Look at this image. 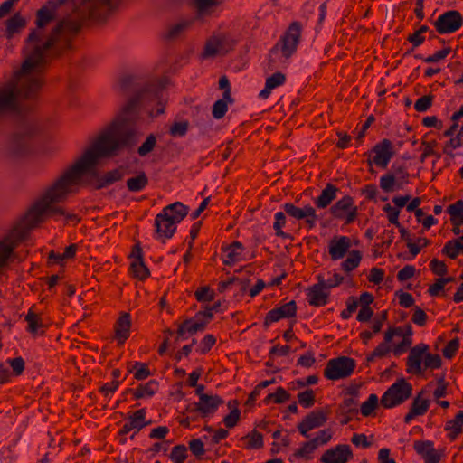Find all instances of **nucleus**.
Returning <instances> with one entry per match:
<instances>
[{
    "instance_id": "nucleus-34",
    "label": "nucleus",
    "mask_w": 463,
    "mask_h": 463,
    "mask_svg": "<svg viewBox=\"0 0 463 463\" xmlns=\"http://www.w3.org/2000/svg\"><path fill=\"white\" fill-rule=\"evenodd\" d=\"M18 233H12L7 239H3L0 241V268L5 266L8 262L12 255V245L6 244V241L9 240H13L14 238H20L21 235H17Z\"/></svg>"
},
{
    "instance_id": "nucleus-58",
    "label": "nucleus",
    "mask_w": 463,
    "mask_h": 463,
    "mask_svg": "<svg viewBox=\"0 0 463 463\" xmlns=\"http://www.w3.org/2000/svg\"><path fill=\"white\" fill-rule=\"evenodd\" d=\"M286 80V77L281 72H275L270 77L266 80V84H268V89H275L278 86L282 85Z\"/></svg>"
},
{
    "instance_id": "nucleus-40",
    "label": "nucleus",
    "mask_w": 463,
    "mask_h": 463,
    "mask_svg": "<svg viewBox=\"0 0 463 463\" xmlns=\"http://www.w3.org/2000/svg\"><path fill=\"white\" fill-rule=\"evenodd\" d=\"M362 260V254L359 250H352L349 252L348 257L342 262V269L349 272L358 267Z\"/></svg>"
},
{
    "instance_id": "nucleus-22",
    "label": "nucleus",
    "mask_w": 463,
    "mask_h": 463,
    "mask_svg": "<svg viewBox=\"0 0 463 463\" xmlns=\"http://www.w3.org/2000/svg\"><path fill=\"white\" fill-rule=\"evenodd\" d=\"M351 239L346 236L333 238L328 245V253L333 260L343 259L351 248Z\"/></svg>"
},
{
    "instance_id": "nucleus-4",
    "label": "nucleus",
    "mask_w": 463,
    "mask_h": 463,
    "mask_svg": "<svg viewBox=\"0 0 463 463\" xmlns=\"http://www.w3.org/2000/svg\"><path fill=\"white\" fill-rule=\"evenodd\" d=\"M41 61L40 46L34 45L33 53L24 59L14 78L0 87V117L23 115L24 108L17 97L31 98L40 89Z\"/></svg>"
},
{
    "instance_id": "nucleus-39",
    "label": "nucleus",
    "mask_w": 463,
    "mask_h": 463,
    "mask_svg": "<svg viewBox=\"0 0 463 463\" xmlns=\"http://www.w3.org/2000/svg\"><path fill=\"white\" fill-rule=\"evenodd\" d=\"M157 389V383L155 381H150L146 384L139 385L134 392V396L136 399H141L144 397H150L155 394Z\"/></svg>"
},
{
    "instance_id": "nucleus-11",
    "label": "nucleus",
    "mask_w": 463,
    "mask_h": 463,
    "mask_svg": "<svg viewBox=\"0 0 463 463\" xmlns=\"http://www.w3.org/2000/svg\"><path fill=\"white\" fill-rule=\"evenodd\" d=\"M463 24V17L458 11L449 10L442 14L434 22L437 32L440 34L458 31Z\"/></svg>"
},
{
    "instance_id": "nucleus-53",
    "label": "nucleus",
    "mask_w": 463,
    "mask_h": 463,
    "mask_svg": "<svg viewBox=\"0 0 463 463\" xmlns=\"http://www.w3.org/2000/svg\"><path fill=\"white\" fill-rule=\"evenodd\" d=\"M243 439H249L248 449H260L263 446L262 435L256 430H253L251 434L245 436Z\"/></svg>"
},
{
    "instance_id": "nucleus-15",
    "label": "nucleus",
    "mask_w": 463,
    "mask_h": 463,
    "mask_svg": "<svg viewBox=\"0 0 463 463\" xmlns=\"http://www.w3.org/2000/svg\"><path fill=\"white\" fill-rule=\"evenodd\" d=\"M284 211L289 216L297 220L305 219L306 223L310 229L316 224L317 216L316 214V210L310 205H307L304 208H298L293 203H286L284 205Z\"/></svg>"
},
{
    "instance_id": "nucleus-37",
    "label": "nucleus",
    "mask_w": 463,
    "mask_h": 463,
    "mask_svg": "<svg viewBox=\"0 0 463 463\" xmlns=\"http://www.w3.org/2000/svg\"><path fill=\"white\" fill-rule=\"evenodd\" d=\"M242 250V244L239 241H233L226 250V255L223 260L225 265H232L239 260Z\"/></svg>"
},
{
    "instance_id": "nucleus-12",
    "label": "nucleus",
    "mask_w": 463,
    "mask_h": 463,
    "mask_svg": "<svg viewBox=\"0 0 463 463\" xmlns=\"http://www.w3.org/2000/svg\"><path fill=\"white\" fill-rule=\"evenodd\" d=\"M330 213L335 218L345 219V223L349 224L357 216V207L354 205L353 198L345 195L330 208Z\"/></svg>"
},
{
    "instance_id": "nucleus-46",
    "label": "nucleus",
    "mask_w": 463,
    "mask_h": 463,
    "mask_svg": "<svg viewBox=\"0 0 463 463\" xmlns=\"http://www.w3.org/2000/svg\"><path fill=\"white\" fill-rule=\"evenodd\" d=\"M156 144V137L154 134H150L145 142L138 147L137 153L140 156H146L151 153Z\"/></svg>"
},
{
    "instance_id": "nucleus-41",
    "label": "nucleus",
    "mask_w": 463,
    "mask_h": 463,
    "mask_svg": "<svg viewBox=\"0 0 463 463\" xmlns=\"http://www.w3.org/2000/svg\"><path fill=\"white\" fill-rule=\"evenodd\" d=\"M233 102V99H226L222 97V99H218L214 102L213 107V117L215 119H221L224 117L228 109V104H232Z\"/></svg>"
},
{
    "instance_id": "nucleus-25",
    "label": "nucleus",
    "mask_w": 463,
    "mask_h": 463,
    "mask_svg": "<svg viewBox=\"0 0 463 463\" xmlns=\"http://www.w3.org/2000/svg\"><path fill=\"white\" fill-rule=\"evenodd\" d=\"M131 319L129 313H122L115 324V337L122 345L129 336Z\"/></svg>"
},
{
    "instance_id": "nucleus-6",
    "label": "nucleus",
    "mask_w": 463,
    "mask_h": 463,
    "mask_svg": "<svg viewBox=\"0 0 463 463\" xmlns=\"http://www.w3.org/2000/svg\"><path fill=\"white\" fill-rule=\"evenodd\" d=\"M234 45L235 41L230 33L214 32L205 40L200 59L203 61L224 57L233 50Z\"/></svg>"
},
{
    "instance_id": "nucleus-33",
    "label": "nucleus",
    "mask_w": 463,
    "mask_h": 463,
    "mask_svg": "<svg viewBox=\"0 0 463 463\" xmlns=\"http://www.w3.org/2000/svg\"><path fill=\"white\" fill-rule=\"evenodd\" d=\"M122 178V174L120 170L114 169L112 171L107 172L102 177H99L97 179L94 188L95 189H101L105 186H108L116 181H118Z\"/></svg>"
},
{
    "instance_id": "nucleus-21",
    "label": "nucleus",
    "mask_w": 463,
    "mask_h": 463,
    "mask_svg": "<svg viewBox=\"0 0 463 463\" xmlns=\"http://www.w3.org/2000/svg\"><path fill=\"white\" fill-rule=\"evenodd\" d=\"M297 305L294 300H291L279 307L271 309L268 312L264 325L268 326L270 323L277 322L284 317H293L296 315Z\"/></svg>"
},
{
    "instance_id": "nucleus-44",
    "label": "nucleus",
    "mask_w": 463,
    "mask_h": 463,
    "mask_svg": "<svg viewBox=\"0 0 463 463\" xmlns=\"http://www.w3.org/2000/svg\"><path fill=\"white\" fill-rule=\"evenodd\" d=\"M379 402V399L376 394H370L369 398L364 402L361 405V413L364 417L370 416L375 410Z\"/></svg>"
},
{
    "instance_id": "nucleus-54",
    "label": "nucleus",
    "mask_w": 463,
    "mask_h": 463,
    "mask_svg": "<svg viewBox=\"0 0 463 463\" xmlns=\"http://www.w3.org/2000/svg\"><path fill=\"white\" fill-rule=\"evenodd\" d=\"M383 211L387 213L388 221L394 224L396 227H400L399 214L400 211L396 207L387 203L383 206Z\"/></svg>"
},
{
    "instance_id": "nucleus-63",
    "label": "nucleus",
    "mask_w": 463,
    "mask_h": 463,
    "mask_svg": "<svg viewBox=\"0 0 463 463\" xmlns=\"http://www.w3.org/2000/svg\"><path fill=\"white\" fill-rule=\"evenodd\" d=\"M189 449L195 457H201L204 453L203 443L200 439H192L189 442Z\"/></svg>"
},
{
    "instance_id": "nucleus-61",
    "label": "nucleus",
    "mask_w": 463,
    "mask_h": 463,
    "mask_svg": "<svg viewBox=\"0 0 463 463\" xmlns=\"http://www.w3.org/2000/svg\"><path fill=\"white\" fill-rule=\"evenodd\" d=\"M194 295L198 301H212L214 293L209 287H202L195 291Z\"/></svg>"
},
{
    "instance_id": "nucleus-50",
    "label": "nucleus",
    "mask_w": 463,
    "mask_h": 463,
    "mask_svg": "<svg viewBox=\"0 0 463 463\" xmlns=\"http://www.w3.org/2000/svg\"><path fill=\"white\" fill-rule=\"evenodd\" d=\"M390 351H391V348L388 345H386V343H381L373 351V353L367 356V358H366L367 364L373 362L375 358L384 357Z\"/></svg>"
},
{
    "instance_id": "nucleus-28",
    "label": "nucleus",
    "mask_w": 463,
    "mask_h": 463,
    "mask_svg": "<svg viewBox=\"0 0 463 463\" xmlns=\"http://www.w3.org/2000/svg\"><path fill=\"white\" fill-rule=\"evenodd\" d=\"M163 212H166L170 220L173 219L175 223H179L188 213V207L184 205L180 202L174 203L163 209Z\"/></svg>"
},
{
    "instance_id": "nucleus-24",
    "label": "nucleus",
    "mask_w": 463,
    "mask_h": 463,
    "mask_svg": "<svg viewBox=\"0 0 463 463\" xmlns=\"http://www.w3.org/2000/svg\"><path fill=\"white\" fill-rule=\"evenodd\" d=\"M222 2V0H194L193 6L195 12V18L203 20L213 16Z\"/></svg>"
},
{
    "instance_id": "nucleus-57",
    "label": "nucleus",
    "mask_w": 463,
    "mask_h": 463,
    "mask_svg": "<svg viewBox=\"0 0 463 463\" xmlns=\"http://www.w3.org/2000/svg\"><path fill=\"white\" fill-rule=\"evenodd\" d=\"M425 368L437 369L441 366V358L439 354H426L424 357Z\"/></svg>"
},
{
    "instance_id": "nucleus-14",
    "label": "nucleus",
    "mask_w": 463,
    "mask_h": 463,
    "mask_svg": "<svg viewBox=\"0 0 463 463\" xmlns=\"http://www.w3.org/2000/svg\"><path fill=\"white\" fill-rule=\"evenodd\" d=\"M372 153L374 156L373 159H368V164L371 165L372 163H374L382 168H386L393 156L392 144L389 139H383L373 146Z\"/></svg>"
},
{
    "instance_id": "nucleus-64",
    "label": "nucleus",
    "mask_w": 463,
    "mask_h": 463,
    "mask_svg": "<svg viewBox=\"0 0 463 463\" xmlns=\"http://www.w3.org/2000/svg\"><path fill=\"white\" fill-rule=\"evenodd\" d=\"M427 317H428L424 310L419 307H416L411 317V321L420 326H423L426 324Z\"/></svg>"
},
{
    "instance_id": "nucleus-45",
    "label": "nucleus",
    "mask_w": 463,
    "mask_h": 463,
    "mask_svg": "<svg viewBox=\"0 0 463 463\" xmlns=\"http://www.w3.org/2000/svg\"><path fill=\"white\" fill-rule=\"evenodd\" d=\"M420 394L421 392L416 398H414L411 405V410L414 414H417L418 416L425 414L429 409L428 400L421 399Z\"/></svg>"
},
{
    "instance_id": "nucleus-2",
    "label": "nucleus",
    "mask_w": 463,
    "mask_h": 463,
    "mask_svg": "<svg viewBox=\"0 0 463 463\" xmlns=\"http://www.w3.org/2000/svg\"><path fill=\"white\" fill-rule=\"evenodd\" d=\"M81 158L82 156L55 179L52 184L46 187L28 210L23 220L5 236L4 239H7L14 232L21 235L20 238H14L6 241V244L12 245V251L20 241L26 238L29 232L43 222L47 216L62 215L69 221H78L75 214L66 213L64 209L57 204L66 201L71 194L78 192L84 175L90 173L93 176L97 175V173L92 171V169L98 165L99 159H97L95 164L88 166L86 169H78L76 172H71Z\"/></svg>"
},
{
    "instance_id": "nucleus-13",
    "label": "nucleus",
    "mask_w": 463,
    "mask_h": 463,
    "mask_svg": "<svg viewBox=\"0 0 463 463\" xmlns=\"http://www.w3.org/2000/svg\"><path fill=\"white\" fill-rule=\"evenodd\" d=\"M409 174L404 166H392V172L383 175L380 179V187L384 192H392L394 186L401 188L403 184L408 183Z\"/></svg>"
},
{
    "instance_id": "nucleus-9",
    "label": "nucleus",
    "mask_w": 463,
    "mask_h": 463,
    "mask_svg": "<svg viewBox=\"0 0 463 463\" xmlns=\"http://www.w3.org/2000/svg\"><path fill=\"white\" fill-rule=\"evenodd\" d=\"M122 0H86L80 6L81 12L90 17L102 19L109 15Z\"/></svg>"
},
{
    "instance_id": "nucleus-35",
    "label": "nucleus",
    "mask_w": 463,
    "mask_h": 463,
    "mask_svg": "<svg viewBox=\"0 0 463 463\" xmlns=\"http://www.w3.org/2000/svg\"><path fill=\"white\" fill-rule=\"evenodd\" d=\"M147 184L148 178L145 172H140L137 175L127 180V187L130 192L141 191Z\"/></svg>"
},
{
    "instance_id": "nucleus-43",
    "label": "nucleus",
    "mask_w": 463,
    "mask_h": 463,
    "mask_svg": "<svg viewBox=\"0 0 463 463\" xmlns=\"http://www.w3.org/2000/svg\"><path fill=\"white\" fill-rule=\"evenodd\" d=\"M131 269L134 276L139 279H145L149 275V269L145 265L143 260H135L131 263Z\"/></svg>"
},
{
    "instance_id": "nucleus-51",
    "label": "nucleus",
    "mask_w": 463,
    "mask_h": 463,
    "mask_svg": "<svg viewBox=\"0 0 463 463\" xmlns=\"http://www.w3.org/2000/svg\"><path fill=\"white\" fill-rule=\"evenodd\" d=\"M433 97L431 95H424L418 99L414 104V109L418 112L427 111L432 105Z\"/></svg>"
},
{
    "instance_id": "nucleus-48",
    "label": "nucleus",
    "mask_w": 463,
    "mask_h": 463,
    "mask_svg": "<svg viewBox=\"0 0 463 463\" xmlns=\"http://www.w3.org/2000/svg\"><path fill=\"white\" fill-rule=\"evenodd\" d=\"M187 458V449L184 445H177L172 449L170 458L175 463H183Z\"/></svg>"
},
{
    "instance_id": "nucleus-16",
    "label": "nucleus",
    "mask_w": 463,
    "mask_h": 463,
    "mask_svg": "<svg viewBox=\"0 0 463 463\" xmlns=\"http://www.w3.org/2000/svg\"><path fill=\"white\" fill-rule=\"evenodd\" d=\"M353 456L349 445L340 444L334 449H327L322 455V463H347Z\"/></svg>"
},
{
    "instance_id": "nucleus-29",
    "label": "nucleus",
    "mask_w": 463,
    "mask_h": 463,
    "mask_svg": "<svg viewBox=\"0 0 463 463\" xmlns=\"http://www.w3.org/2000/svg\"><path fill=\"white\" fill-rule=\"evenodd\" d=\"M24 319L27 322V330L33 335L35 336L43 332L42 329L44 327V325L40 315L29 310Z\"/></svg>"
},
{
    "instance_id": "nucleus-47",
    "label": "nucleus",
    "mask_w": 463,
    "mask_h": 463,
    "mask_svg": "<svg viewBox=\"0 0 463 463\" xmlns=\"http://www.w3.org/2000/svg\"><path fill=\"white\" fill-rule=\"evenodd\" d=\"M298 402L304 408H310L315 404V392L311 389H307L298 394Z\"/></svg>"
},
{
    "instance_id": "nucleus-26",
    "label": "nucleus",
    "mask_w": 463,
    "mask_h": 463,
    "mask_svg": "<svg viewBox=\"0 0 463 463\" xmlns=\"http://www.w3.org/2000/svg\"><path fill=\"white\" fill-rule=\"evenodd\" d=\"M223 402V400L218 395H201V400H199L201 416L207 417L213 414Z\"/></svg>"
},
{
    "instance_id": "nucleus-17",
    "label": "nucleus",
    "mask_w": 463,
    "mask_h": 463,
    "mask_svg": "<svg viewBox=\"0 0 463 463\" xmlns=\"http://www.w3.org/2000/svg\"><path fill=\"white\" fill-rule=\"evenodd\" d=\"M429 346L425 344L415 345L410 350L407 358V372L412 374H420L422 373V358L427 353Z\"/></svg>"
},
{
    "instance_id": "nucleus-52",
    "label": "nucleus",
    "mask_w": 463,
    "mask_h": 463,
    "mask_svg": "<svg viewBox=\"0 0 463 463\" xmlns=\"http://www.w3.org/2000/svg\"><path fill=\"white\" fill-rule=\"evenodd\" d=\"M189 123L187 121L175 122L170 129L169 133L173 137H184L188 130Z\"/></svg>"
},
{
    "instance_id": "nucleus-5",
    "label": "nucleus",
    "mask_w": 463,
    "mask_h": 463,
    "mask_svg": "<svg viewBox=\"0 0 463 463\" xmlns=\"http://www.w3.org/2000/svg\"><path fill=\"white\" fill-rule=\"evenodd\" d=\"M301 35V25L298 22L290 24L283 36L270 50L269 68L273 71L283 65L296 52Z\"/></svg>"
},
{
    "instance_id": "nucleus-19",
    "label": "nucleus",
    "mask_w": 463,
    "mask_h": 463,
    "mask_svg": "<svg viewBox=\"0 0 463 463\" xmlns=\"http://www.w3.org/2000/svg\"><path fill=\"white\" fill-rule=\"evenodd\" d=\"M328 289L325 287V279L318 276V282L308 290V303L311 306L321 307L326 304L328 298Z\"/></svg>"
},
{
    "instance_id": "nucleus-27",
    "label": "nucleus",
    "mask_w": 463,
    "mask_h": 463,
    "mask_svg": "<svg viewBox=\"0 0 463 463\" xmlns=\"http://www.w3.org/2000/svg\"><path fill=\"white\" fill-rule=\"evenodd\" d=\"M338 188L331 184H327L322 190L321 194L315 200L317 208L327 207L336 197Z\"/></svg>"
},
{
    "instance_id": "nucleus-32",
    "label": "nucleus",
    "mask_w": 463,
    "mask_h": 463,
    "mask_svg": "<svg viewBox=\"0 0 463 463\" xmlns=\"http://www.w3.org/2000/svg\"><path fill=\"white\" fill-rule=\"evenodd\" d=\"M463 427V411H459L453 420L447 422L446 430H450L449 437L455 439L461 432Z\"/></svg>"
},
{
    "instance_id": "nucleus-36",
    "label": "nucleus",
    "mask_w": 463,
    "mask_h": 463,
    "mask_svg": "<svg viewBox=\"0 0 463 463\" xmlns=\"http://www.w3.org/2000/svg\"><path fill=\"white\" fill-rule=\"evenodd\" d=\"M461 250H463V235L457 240L449 241L445 244L442 252L454 260L458 257Z\"/></svg>"
},
{
    "instance_id": "nucleus-60",
    "label": "nucleus",
    "mask_w": 463,
    "mask_h": 463,
    "mask_svg": "<svg viewBox=\"0 0 463 463\" xmlns=\"http://www.w3.org/2000/svg\"><path fill=\"white\" fill-rule=\"evenodd\" d=\"M332 439V433L330 430H322L318 431L317 436L311 440L316 444L317 448L319 445H326Z\"/></svg>"
},
{
    "instance_id": "nucleus-38",
    "label": "nucleus",
    "mask_w": 463,
    "mask_h": 463,
    "mask_svg": "<svg viewBox=\"0 0 463 463\" xmlns=\"http://www.w3.org/2000/svg\"><path fill=\"white\" fill-rule=\"evenodd\" d=\"M451 138L445 144L443 147V153L454 157L453 151L463 145V124L456 137H450Z\"/></svg>"
},
{
    "instance_id": "nucleus-8",
    "label": "nucleus",
    "mask_w": 463,
    "mask_h": 463,
    "mask_svg": "<svg viewBox=\"0 0 463 463\" xmlns=\"http://www.w3.org/2000/svg\"><path fill=\"white\" fill-rule=\"evenodd\" d=\"M355 361L347 356H340L327 362L324 375L329 380H339L349 377L355 369Z\"/></svg>"
},
{
    "instance_id": "nucleus-62",
    "label": "nucleus",
    "mask_w": 463,
    "mask_h": 463,
    "mask_svg": "<svg viewBox=\"0 0 463 463\" xmlns=\"http://www.w3.org/2000/svg\"><path fill=\"white\" fill-rule=\"evenodd\" d=\"M240 410L238 408H234L232 411L224 417L223 422L227 428H233L240 420Z\"/></svg>"
},
{
    "instance_id": "nucleus-7",
    "label": "nucleus",
    "mask_w": 463,
    "mask_h": 463,
    "mask_svg": "<svg viewBox=\"0 0 463 463\" xmlns=\"http://www.w3.org/2000/svg\"><path fill=\"white\" fill-rule=\"evenodd\" d=\"M412 393V386L404 378L398 379L383 393L380 403L386 409L403 403Z\"/></svg>"
},
{
    "instance_id": "nucleus-49",
    "label": "nucleus",
    "mask_w": 463,
    "mask_h": 463,
    "mask_svg": "<svg viewBox=\"0 0 463 463\" xmlns=\"http://www.w3.org/2000/svg\"><path fill=\"white\" fill-rule=\"evenodd\" d=\"M290 398V394L282 387H279L274 393H269L266 399L265 402H269L270 400H273L276 403H282L288 401Z\"/></svg>"
},
{
    "instance_id": "nucleus-55",
    "label": "nucleus",
    "mask_w": 463,
    "mask_h": 463,
    "mask_svg": "<svg viewBox=\"0 0 463 463\" xmlns=\"http://www.w3.org/2000/svg\"><path fill=\"white\" fill-rule=\"evenodd\" d=\"M447 212L450 214L451 223H457L458 216L463 213V201L458 200L448 206Z\"/></svg>"
},
{
    "instance_id": "nucleus-1",
    "label": "nucleus",
    "mask_w": 463,
    "mask_h": 463,
    "mask_svg": "<svg viewBox=\"0 0 463 463\" xmlns=\"http://www.w3.org/2000/svg\"><path fill=\"white\" fill-rule=\"evenodd\" d=\"M116 90L122 95L131 96L71 172L86 169L95 164L97 159L111 156L122 148L135 146L143 136L145 119L142 110L146 109L151 117H157L165 111L166 100L163 90L155 86H141L135 75H121L116 83Z\"/></svg>"
},
{
    "instance_id": "nucleus-3",
    "label": "nucleus",
    "mask_w": 463,
    "mask_h": 463,
    "mask_svg": "<svg viewBox=\"0 0 463 463\" xmlns=\"http://www.w3.org/2000/svg\"><path fill=\"white\" fill-rule=\"evenodd\" d=\"M86 0H81L75 9V15L68 16L60 21L52 30L51 35L43 40L42 29L52 23L56 17V10L54 6L44 5L36 13L37 29L33 30L27 38L25 47L26 57H29L33 52V46H40V53L42 61L39 68L42 69L46 52L51 48H56L57 51H63L70 47L71 38L80 31L82 21H90L95 23H103L107 21L118 8L116 7L109 15L102 19L90 17L87 14L81 12L80 6Z\"/></svg>"
},
{
    "instance_id": "nucleus-18",
    "label": "nucleus",
    "mask_w": 463,
    "mask_h": 463,
    "mask_svg": "<svg viewBox=\"0 0 463 463\" xmlns=\"http://www.w3.org/2000/svg\"><path fill=\"white\" fill-rule=\"evenodd\" d=\"M167 215L166 212L158 213L155 219L156 234L158 239L165 241V239L171 238L176 230V224L173 219Z\"/></svg>"
},
{
    "instance_id": "nucleus-20",
    "label": "nucleus",
    "mask_w": 463,
    "mask_h": 463,
    "mask_svg": "<svg viewBox=\"0 0 463 463\" xmlns=\"http://www.w3.org/2000/svg\"><path fill=\"white\" fill-rule=\"evenodd\" d=\"M193 24V19H181L176 23L171 24L166 28L164 33V38L168 41H176L181 39L192 28Z\"/></svg>"
},
{
    "instance_id": "nucleus-23",
    "label": "nucleus",
    "mask_w": 463,
    "mask_h": 463,
    "mask_svg": "<svg viewBox=\"0 0 463 463\" xmlns=\"http://www.w3.org/2000/svg\"><path fill=\"white\" fill-rule=\"evenodd\" d=\"M415 451L420 455L425 463H439L441 455L434 449L432 441L417 440L413 444Z\"/></svg>"
},
{
    "instance_id": "nucleus-42",
    "label": "nucleus",
    "mask_w": 463,
    "mask_h": 463,
    "mask_svg": "<svg viewBox=\"0 0 463 463\" xmlns=\"http://www.w3.org/2000/svg\"><path fill=\"white\" fill-rule=\"evenodd\" d=\"M317 449L316 444L312 440L305 442L292 455L295 458L311 459V454Z\"/></svg>"
},
{
    "instance_id": "nucleus-30",
    "label": "nucleus",
    "mask_w": 463,
    "mask_h": 463,
    "mask_svg": "<svg viewBox=\"0 0 463 463\" xmlns=\"http://www.w3.org/2000/svg\"><path fill=\"white\" fill-rule=\"evenodd\" d=\"M26 22L24 18L16 13L14 16L6 21V36L12 38L15 33L24 28Z\"/></svg>"
},
{
    "instance_id": "nucleus-56",
    "label": "nucleus",
    "mask_w": 463,
    "mask_h": 463,
    "mask_svg": "<svg viewBox=\"0 0 463 463\" xmlns=\"http://www.w3.org/2000/svg\"><path fill=\"white\" fill-rule=\"evenodd\" d=\"M184 322H189L187 333H189L190 335H194L198 331L204 330L207 325V320H202L201 318H195V321H193L192 319H187Z\"/></svg>"
},
{
    "instance_id": "nucleus-59",
    "label": "nucleus",
    "mask_w": 463,
    "mask_h": 463,
    "mask_svg": "<svg viewBox=\"0 0 463 463\" xmlns=\"http://www.w3.org/2000/svg\"><path fill=\"white\" fill-rule=\"evenodd\" d=\"M459 346V342L458 338H454L450 340L447 345L442 350L444 357L448 359H451L455 354L457 353Z\"/></svg>"
},
{
    "instance_id": "nucleus-10",
    "label": "nucleus",
    "mask_w": 463,
    "mask_h": 463,
    "mask_svg": "<svg viewBox=\"0 0 463 463\" xmlns=\"http://www.w3.org/2000/svg\"><path fill=\"white\" fill-rule=\"evenodd\" d=\"M329 413V409H316L312 411L298 424V430L301 435L308 438L310 430L325 425Z\"/></svg>"
},
{
    "instance_id": "nucleus-31",
    "label": "nucleus",
    "mask_w": 463,
    "mask_h": 463,
    "mask_svg": "<svg viewBox=\"0 0 463 463\" xmlns=\"http://www.w3.org/2000/svg\"><path fill=\"white\" fill-rule=\"evenodd\" d=\"M146 411L145 409H140L136 411L132 416L129 417V420L128 424L134 430V433L132 434L131 438L134 437L135 434H137L143 427L150 424V421L146 422Z\"/></svg>"
}]
</instances>
